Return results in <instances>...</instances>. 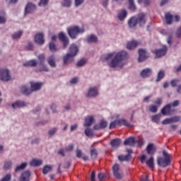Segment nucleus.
I'll list each match as a JSON object with an SVG mask.
<instances>
[{"label": "nucleus", "mask_w": 181, "mask_h": 181, "mask_svg": "<svg viewBox=\"0 0 181 181\" xmlns=\"http://www.w3.org/2000/svg\"><path fill=\"white\" fill-rule=\"evenodd\" d=\"M128 54L125 51L119 52H110L103 55L100 58L102 62H107L108 66L112 69L123 67Z\"/></svg>", "instance_id": "nucleus-1"}, {"label": "nucleus", "mask_w": 181, "mask_h": 181, "mask_svg": "<svg viewBox=\"0 0 181 181\" xmlns=\"http://www.w3.org/2000/svg\"><path fill=\"white\" fill-rule=\"evenodd\" d=\"M43 86V83L42 82H30V88L29 86L24 85L21 88V91L24 94V95H29V94H32L33 91H39L40 88Z\"/></svg>", "instance_id": "nucleus-2"}, {"label": "nucleus", "mask_w": 181, "mask_h": 181, "mask_svg": "<svg viewBox=\"0 0 181 181\" xmlns=\"http://www.w3.org/2000/svg\"><path fill=\"white\" fill-rule=\"evenodd\" d=\"M146 22V19L145 18V15L144 13H140L137 17H132L129 21L128 25L129 28L134 29V28L136 27V25H139V26H144Z\"/></svg>", "instance_id": "nucleus-3"}, {"label": "nucleus", "mask_w": 181, "mask_h": 181, "mask_svg": "<svg viewBox=\"0 0 181 181\" xmlns=\"http://www.w3.org/2000/svg\"><path fill=\"white\" fill-rule=\"evenodd\" d=\"M163 157H158L157 159V163L158 166L161 168H166L170 165L172 160V156L166 151H163Z\"/></svg>", "instance_id": "nucleus-4"}, {"label": "nucleus", "mask_w": 181, "mask_h": 181, "mask_svg": "<svg viewBox=\"0 0 181 181\" xmlns=\"http://www.w3.org/2000/svg\"><path fill=\"white\" fill-rule=\"evenodd\" d=\"M84 28H78V26L71 27L68 29V34L71 39H76L78 33H84Z\"/></svg>", "instance_id": "nucleus-5"}, {"label": "nucleus", "mask_w": 181, "mask_h": 181, "mask_svg": "<svg viewBox=\"0 0 181 181\" xmlns=\"http://www.w3.org/2000/svg\"><path fill=\"white\" fill-rule=\"evenodd\" d=\"M12 78L11 73L8 69H0V80L1 81H10Z\"/></svg>", "instance_id": "nucleus-6"}, {"label": "nucleus", "mask_w": 181, "mask_h": 181, "mask_svg": "<svg viewBox=\"0 0 181 181\" xmlns=\"http://www.w3.org/2000/svg\"><path fill=\"white\" fill-rule=\"evenodd\" d=\"M113 175L116 179H122V170L119 165L115 164L112 167Z\"/></svg>", "instance_id": "nucleus-7"}, {"label": "nucleus", "mask_w": 181, "mask_h": 181, "mask_svg": "<svg viewBox=\"0 0 181 181\" xmlns=\"http://www.w3.org/2000/svg\"><path fill=\"white\" fill-rule=\"evenodd\" d=\"M160 33L164 36H168L167 42L170 45H172V40H173V32L170 30H161Z\"/></svg>", "instance_id": "nucleus-8"}, {"label": "nucleus", "mask_w": 181, "mask_h": 181, "mask_svg": "<svg viewBox=\"0 0 181 181\" xmlns=\"http://www.w3.org/2000/svg\"><path fill=\"white\" fill-rule=\"evenodd\" d=\"M59 40H62L64 46V49H66L69 46V38L66 36L64 33H60L58 36Z\"/></svg>", "instance_id": "nucleus-9"}, {"label": "nucleus", "mask_w": 181, "mask_h": 181, "mask_svg": "<svg viewBox=\"0 0 181 181\" xmlns=\"http://www.w3.org/2000/svg\"><path fill=\"white\" fill-rule=\"evenodd\" d=\"M86 95V97H95L98 95V88L96 86L90 88Z\"/></svg>", "instance_id": "nucleus-10"}, {"label": "nucleus", "mask_w": 181, "mask_h": 181, "mask_svg": "<svg viewBox=\"0 0 181 181\" xmlns=\"http://www.w3.org/2000/svg\"><path fill=\"white\" fill-rule=\"evenodd\" d=\"M11 107L14 110H17V108H23V107H26V103L23 100H17L12 103Z\"/></svg>", "instance_id": "nucleus-11"}, {"label": "nucleus", "mask_w": 181, "mask_h": 181, "mask_svg": "<svg viewBox=\"0 0 181 181\" xmlns=\"http://www.w3.org/2000/svg\"><path fill=\"white\" fill-rule=\"evenodd\" d=\"M35 42L37 45H43L45 43V35L43 33H37L35 36Z\"/></svg>", "instance_id": "nucleus-12"}, {"label": "nucleus", "mask_w": 181, "mask_h": 181, "mask_svg": "<svg viewBox=\"0 0 181 181\" xmlns=\"http://www.w3.org/2000/svg\"><path fill=\"white\" fill-rule=\"evenodd\" d=\"M107 125H108V122L102 119L98 124H95L93 127V129H95L96 131H98L99 129H104V128H107Z\"/></svg>", "instance_id": "nucleus-13"}, {"label": "nucleus", "mask_w": 181, "mask_h": 181, "mask_svg": "<svg viewBox=\"0 0 181 181\" xmlns=\"http://www.w3.org/2000/svg\"><path fill=\"white\" fill-rule=\"evenodd\" d=\"M167 52L168 47H166V45H164L163 49H156V57H163V56H165Z\"/></svg>", "instance_id": "nucleus-14"}, {"label": "nucleus", "mask_w": 181, "mask_h": 181, "mask_svg": "<svg viewBox=\"0 0 181 181\" xmlns=\"http://www.w3.org/2000/svg\"><path fill=\"white\" fill-rule=\"evenodd\" d=\"M77 53H78V47L76 45V44H71L69 47V54H71V56H77Z\"/></svg>", "instance_id": "nucleus-15"}, {"label": "nucleus", "mask_w": 181, "mask_h": 181, "mask_svg": "<svg viewBox=\"0 0 181 181\" xmlns=\"http://www.w3.org/2000/svg\"><path fill=\"white\" fill-rule=\"evenodd\" d=\"M74 56H71V54H66L64 57V66H67V64H69V63H71L73 60H74Z\"/></svg>", "instance_id": "nucleus-16"}, {"label": "nucleus", "mask_w": 181, "mask_h": 181, "mask_svg": "<svg viewBox=\"0 0 181 181\" xmlns=\"http://www.w3.org/2000/svg\"><path fill=\"white\" fill-rule=\"evenodd\" d=\"M139 63L144 62V60H146L148 58V56L146 55V49H139Z\"/></svg>", "instance_id": "nucleus-17"}, {"label": "nucleus", "mask_w": 181, "mask_h": 181, "mask_svg": "<svg viewBox=\"0 0 181 181\" xmlns=\"http://www.w3.org/2000/svg\"><path fill=\"white\" fill-rule=\"evenodd\" d=\"M156 151V147H155V144L153 143H150L148 144L146 147V151L148 155H153Z\"/></svg>", "instance_id": "nucleus-18"}, {"label": "nucleus", "mask_w": 181, "mask_h": 181, "mask_svg": "<svg viewBox=\"0 0 181 181\" xmlns=\"http://www.w3.org/2000/svg\"><path fill=\"white\" fill-rule=\"evenodd\" d=\"M30 171L23 172L20 177V181H30Z\"/></svg>", "instance_id": "nucleus-19"}, {"label": "nucleus", "mask_w": 181, "mask_h": 181, "mask_svg": "<svg viewBox=\"0 0 181 181\" xmlns=\"http://www.w3.org/2000/svg\"><path fill=\"white\" fill-rule=\"evenodd\" d=\"M138 45H139V42H138L137 41H130L127 44V49H128L129 50H134V49L138 47Z\"/></svg>", "instance_id": "nucleus-20"}, {"label": "nucleus", "mask_w": 181, "mask_h": 181, "mask_svg": "<svg viewBox=\"0 0 181 181\" xmlns=\"http://www.w3.org/2000/svg\"><path fill=\"white\" fill-rule=\"evenodd\" d=\"M127 15H128V12L127 11V10L122 9L120 11H119L117 18L119 21H122L125 19V18H127Z\"/></svg>", "instance_id": "nucleus-21"}, {"label": "nucleus", "mask_w": 181, "mask_h": 181, "mask_svg": "<svg viewBox=\"0 0 181 181\" xmlns=\"http://www.w3.org/2000/svg\"><path fill=\"white\" fill-rule=\"evenodd\" d=\"M152 75V69L149 68H146L141 71V76L144 78H146V77H149V76Z\"/></svg>", "instance_id": "nucleus-22"}, {"label": "nucleus", "mask_w": 181, "mask_h": 181, "mask_svg": "<svg viewBox=\"0 0 181 181\" xmlns=\"http://www.w3.org/2000/svg\"><path fill=\"white\" fill-rule=\"evenodd\" d=\"M36 9V6L32 3H28L25 7V13H32Z\"/></svg>", "instance_id": "nucleus-23"}, {"label": "nucleus", "mask_w": 181, "mask_h": 181, "mask_svg": "<svg viewBox=\"0 0 181 181\" xmlns=\"http://www.w3.org/2000/svg\"><path fill=\"white\" fill-rule=\"evenodd\" d=\"M24 67H36L37 66V61L32 59L23 64Z\"/></svg>", "instance_id": "nucleus-24"}, {"label": "nucleus", "mask_w": 181, "mask_h": 181, "mask_svg": "<svg viewBox=\"0 0 181 181\" xmlns=\"http://www.w3.org/2000/svg\"><path fill=\"white\" fill-rule=\"evenodd\" d=\"M122 144V141L120 139H114L111 141L110 144L112 146V148H118L119 146Z\"/></svg>", "instance_id": "nucleus-25"}, {"label": "nucleus", "mask_w": 181, "mask_h": 181, "mask_svg": "<svg viewBox=\"0 0 181 181\" xmlns=\"http://www.w3.org/2000/svg\"><path fill=\"white\" fill-rule=\"evenodd\" d=\"M170 108H172L171 104H168L166 106H165L161 110V113L163 114V115H169V114H170Z\"/></svg>", "instance_id": "nucleus-26"}, {"label": "nucleus", "mask_w": 181, "mask_h": 181, "mask_svg": "<svg viewBox=\"0 0 181 181\" xmlns=\"http://www.w3.org/2000/svg\"><path fill=\"white\" fill-rule=\"evenodd\" d=\"M94 122V117L93 116H88L85 119L84 127H90Z\"/></svg>", "instance_id": "nucleus-27"}, {"label": "nucleus", "mask_w": 181, "mask_h": 181, "mask_svg": "<svg viewBox=\"0 0 181 181\" xmlns=\"http://www.w3.org/2000/svg\"><path fill=\"white\" fill-rule=\"evenodd\" d=\"M48 64L51 67H56V59H54V55H51L47 59Z\"/></svg>", "instance_id": "nucleus-28"}, {"label": "nucleus", "mask_w": 181, "mask_h": 181, "mask_svg": "<svg viewBox=\"0 0 181 181\" xmlns=\"http://www.w3.org/2000/svg\"><path fill=\"white\" fill-rule=\"evenodd\" d=\"M124 145H128L129 146H134V145H135V139L134 137H129L124 142Z\"/></svg>", "instance_id": "nucleus-29"}, {"label": "nucleus", "mask_w": 181, "mask_h": 181, "mask_svg": "<svg viewBox=\"0 0 181 181\" xmlns=\"http://www.w3.org/2000/svg\"><path fill=\"white\" fill-rule=\"evenodd\" d=\"M43 163V160H37V159H33L30 162V166H40Z\"/></svg>", "instance_id": "nucleus-30"}, {"label": "nucleus", "mask_w": 181, "mask_h": 181, "mask_svg": "<svg viewBox=\"0 0 181 181\" xmlns=\"http://www.w3.org/2000/svg\"><path fill=\"white\" fill-rule=\"evenodd\" d=\"M165 21L168 25H172V22H173V16H172L170 13H166Z\"/></svg>", "instance_id": "nucleus-31"}, {"label": "nucleus", "mask_w": 181, "mask_h": 181, "mask_svg": "<svg viewBox=\"0 0 181 181\" xmlns=\"http://www.w3.org/2000/svg\"><path fill=\"white\" fill-rule=\"evenodd\" d=\"M122 125L124 127H132V124L128 122L125 119H119V127H122Z\"/></svg>", "instance_id": "nucleus-32"}, {"label": "nucleus", "mask_w": 181, "mask_h": 181, "mask_svg": "<svg viewBox=\"0 0 181 181\" xmlns=\"http://www.w3.org/2000/svg\"><path fill=\"white\" fill-rule=\"evenodd\" d=\"M98 38L94 35H91L87 38L88 43H95V42H98Z\"/></svg>", "instance_id": "nucleus-33"}, {"label": "nucleus", "mask_w": 181, "mask_h": 181, "mask_svg": "<svg viewBox=\"0 0 181 181\" xmlns=\"http://www.w3.org/2000/svg\"><path fill=\"white\" fill-rule=\"evenodd\" d=\"M52 169H53L52 165H45L42 170L43 175H47L49 172H52Z\"/></svg>", "instance_id": "nucleus-34"}, {"label": "nucleus", "mask_w": 181, "mask_h": 181, "mask_svg": "<svg viewBox=\"0 0 181 181\" xmlns=\"http://www.w3.org/2000/svg\"><path fill=\"white\" fill-rule=\"evenodd\" d=\"M161 117L162 115H155L151 117V120L153 122H156V124H159Z\"/></svg>", "instance_id": "nucleus-35"}, {"label": "nucleus", "mask_w": 181, "mask_h": 181, "mask_svg": "<svg viewBox=\"0 0 181 181\" xmlns=\"http://www.w3.org/2000/svg\"><path fill=\"white\" fill-rule=\"evenodd\" d=\"M129 9L131 11H136V6L135 5L134 0H129Z\"/></svg>", "instance_id": "nucleus-36"}, {"label": "nucleus", "mask_w": 181, "mask_h": 181, "mask_svg": "<svg viewBox=\"0 0 181 181\" xmlns=\"http://www.w3.org/2000/svg\"><path fill=\"white\" fill-rule=\"evenodd\" d=\"M26 166H28V163H23L21 165H18L16 168L15 172H19V170H23V169H25Z\"/></svg>", "instance_id": "nucleus-37"}, {"label": "nucleus", "mask_w": 181, "mask_h": 181, "mask_svg": "<svg viewBox=\"0 0 181 181\" xmlns=\"http://www.w3.org/2000/svg\"><path fill=\"white\" fill-rule=\"evenodd\" d=\"M130 158H131V155H129V154H127L126 156H118V159L121 162H122L124 160H129Z\"/></svg>", "instance_id": "nucleus-38"}, {"label": "nucleus", "mask_w": 181, "mask_h": 181, "mask_svg": "<svg viewBox=\"0 0 181 181\" xmlns=\"http://www.w3.org/2000/svg\"><path fill=\"white\" fill-rule=\"evenodd\" d=\"M37 59L40 62V64H43V63H45V60H46V56L45 54H40L37 56Z\"/></svg>", "instance_id": "nucleus-39"}, {"label": "nucleus", "mask_w": 181, "mask_h": 181, "mask_svg": "<svg viewBox=\"0 0 181 181\" xmlns=\"http://www.w3.org/2000/svg\"><path fill=\"white\" fill-rule=\"evenodd\" d=\"M23 31L20 30L17 33H14L12 35L13 39H21V36H22Z\"/></svg>", "instance_id": "nucleus-40"}, {"label": "nucleus", "mask_w": 181, "mask_h": 181, "mask_svg": "<svg viewBox=\"0 0 181 181\" xmlns=\"http://www.w3.org/2000/svg\"><path fill=\"white\" fill-rule=\"evenodd\" d=\"M117 125H118L119 127V119H116L113 122H112L110 124V129H112L114 128H115V127H117Z\"/></svg>", "instance_id": "nucleus-41"}, {"label": "nucleus", "mask_w": 181, "mask_h": 181, "mask_svg": "<svg viewBox=\"0 0 181 181\" xmlns=\"http://www.w3.org/2000/svg\"><path fill=\"white\" fill-rule=\"evenodd\" d=\"M40 71H49V67H47V65H45V63L40 64Z\"/></svg>", "instance_id": "nucleus-42"}, {"label": "nucleus", "mask_w": 181, "mask_h": 181, "mask_svg": "<svg viewBox=\"0 0 181 181\" xmlns=\"http://www.w3.org/2000/svg\"><path fill=\"white\" fill-rule=\"evenodd\" d=\"M146 165H147V166H148V168H151V169L153 168L154 163H153V156H151L150 158V159L146 162Z\"/></svg>", "instance_id": "nucleus-43"}, {"label": "nucleus", "mask_w": 181, "mask_h": 181, "mask_svg": "<svg viewBox=\"0 0 181 181\" xmlns=\"http://www.w3.org/2000/svg\"><path fill=\"white\" fill-rule=\"evenodd\" d=\"M49 49L52 52H57V48L56 47V44H54V42H51L49 43Z\"/></svg>", "instance_id": "nucleus-44"}, {"label": "nucleus", "mask_w": 181, "mask_h": 181, "mask_svg": "<svg viewBox=\"0 0 181 181\" xmlns=\"http://www.w3.org/2000/svg\"><path fill=\"white\" fill-rule=\"evenodd\" d=\"M62 6L66 8H70L71 6V0H64L62 3Z\"/></svg>", "instance_id": "nucleus-45"}, {"label": "nucleus", "mask_w": 181, "mask_h": 181, "mask_svg": "<svg viewBox=\"0 0 181 181\" xmlns=\"http://www.w3.org/2000/svg\"><path fill=\"white\" fill-rule=\"evenodd\" d=\"M164 77H165V71H160L158 74V78L156 81H160V80H162V78H163Z\"/></svg>", "instance_id": "nucleus-46"}, {"label": "nucleus", "mask_w": 181, "mask_h": 181, "mask_svg": "<svg viewBox=\"0 0 181 181\" xmlns=\"http://www.w3.org/2000/svg\"><path fill=\"white\" fill-rule=\"evenodd\" d=\"M142 2L145 6H149L151 5V0H138V4H141Z\"/></svg>", "instance_id": "nucleus-47"}, {"label": "nucleus", "mask_w": 181, "mask_h": 181, "mask_svg": "<svg viewBox=\"0 0 181 181\" xmlns=\"http://www.w3.org/2000/svg\"><path fill=\"white\" fill-rule=\"evenodd\" d=\"M11 179H12V175L11 174H6L4 176L3 178L0 181H10Z\"/></svg>", "instance_id": "nucleus-48"}, {"label": "nucleus", "mask_w": 181, "mask_h": 181, "mask_svg": "<svg viewBox=\"0 0 181 181\" xmlns=\"http://www.w3.org/2000/svg\"><path fill=\"white\" fill-rule=\"evenodd\" d=\"M12 167V161H7L5 163L4 168L5 170H8V169H11Z\"/></svg>", "instance_id": "nucleus-49"}, {"label": "nucleus", "mask_w": 181, "mask_h": 181, "mask_svg": "<svg viewBox=\"0 0 181 181\" xmlns=\"http://www.w3.org/2000/svg\"><path fill=\"white\" fill-rule=\"evenodd\" d=\"M97 156H98L97 150L92 149L90 151V156H91L92 159H96L97 158Z\"/></svg>", "instance_id": "nucleus-50"}, {"label": "nucleus", "mask_w": 181, "mask_h": 181, "mask_svg": "<svg viewBox=\"0 0 181 181\" xmlns=\"http://www.w3.org/2000/svg\"><path fill=\"white\" fill-rule=\"evenodd\" d=\"M85 134H86V136H93V129H86V130H85Z\"/></svg>", "instance_id": "nucleus-51"}, {"label": "nucleus", "mask_w": 181, "mask_h": 181, "mask_svg": "<svg viewBox=\"0 0 181 181\" xmlns=\"http://www.w3.org/2000/svg\"><path fill=\"white\" fill-rule=\"evenodd\" d=\"M76 158H82L83 156V155H84L83 153V151H81V150H80L78 148H77L76 150Z\"/></svg>", "instance_id": "nucleus-52"}, {"label": "nucleus", "mask_w": 181, "mask_h": 181, "mask_svg": "<svg viewBox=\"0 0 181 181\" xmlns=\"http://www.w3.org/2000/svg\"><path fill=\"white\" fill-rule=\"evenodd\" d=\"M87 63V61L84 59H81L77 62V66L78 67H82V66H84Z\"/></svg>", "instance_id": "nucleus-53"}, {"label": "nucleus", "mask_w": 181, "mask_h": 181, "mask_svg": "<svg viewBox=\"0 0 181 181\" xmlns=\"http://www.w3.org/2000/svg\"><path fill=\"white\" fill-rule=\"evenodd\" d=\"M163 125H168V124H173L172 117L167 118L162 122Z\"/></svg>", "instance_id": "nucleus-54"}, {"label": "nucleus", "mask_w": 181, "mask_h": 181, "mask_svg": "<svg viewBox=\"0 0 181 181\" xmlns=\"http://www.w3.org/2000/svg\"><path fill=\"white\" fill-rule=\"evenodd\" d=\"M73 149H74V144H69L66 147L65 151L66 152H71Z\"/></svg>", "instance_id": "nucleus-55"}, {"label": "nucleus", "mask_w": 181, "mask_h": 181, "mask_svg": "<svg viewBox=\"0 0 181 181\" xmlns=\"http://www.w3.org/2000/svg\"><path fill=\"white\" fill-rule=\"evenodd\" d=\"M49 4V0H40L39 6H46Z\"/></svg>", "instance_id": "nucleus-56"}, {"label": "nucleus", "mask_w": 181, "mask_h": 181, "mask_svg": "<svg viewBox=\"0 0 181 181\" xmlns=\"http://www.w3.org/2000/svg\"><path fill=\"white\" fill-rule=\"evenodd\" d=\"M149 111H151V112H157L158 107L156 105H151L149 107Z\"/></svg>", "instance_id": "nucleus-57"}, {"label": "nucleus", "mask_w": 181, "mask_h": 181, "mask_svg": "<svg viewBox=\"0 0 181 181\" xmlns=\"http://www.w3.org/2000/svg\"><path fill=\"white\" fill-rule=\"evenodd\" d=\"M171 121L172 122H179V121H180V117L179 116H175L171 117Z\"/></svg>", "instance_id": "nucleus-58"}, {"label": "nucleus", "mask_w": 181, "mask_h": 181, "mask_svg": "<svg viewBox=\"0 0 181 181\" xmlns=\"http://www.w3.org/2000/svg\"><path fill=\"white\" fill-rule=\"evenodd\" d=\"M34 49H35V47L33 46V44H32V42H29L26 46L27 50H33Z\"/></svg>", "instance_id": "nucleus-59"}, {"label": "nucleus", "mask_w": 181, "mask_h": 181, "mask_svg": "<svg viewBox=\"0 0 181 181\" xmlns=\"http://www.w3.org/2000/svg\"><path fill=\"white\" fill-rule=\"evenodd\" d=\"M137 144L139 146H144V145H145V140H144V139H139L137 141Z\"/></svg>", "instance_id": "nucleus-60"}, {"label": "nucleus", "mask_w": 181, "mask_h": 181, "mask_svg": "<svg viewBox=\"0 0 181 181\" xmlns=\"http://www.w3.org/2000/svg\"><path fill=\"white\" fill-rule=\"evenodd\" d=\"M176 36L181 39V25L177 29Z\"/></svg>", "instance_id": "nucleus-61"}, {"label": "nucleus", "mask_w": 181, "mask_h": 181, "mask_svg": "<svg viewBox=\"0 0 181 181\" xmlns=\"http://www.w3.org/2000/svg\"><path fill=\"white\" fill-rule=\"evenodd\" d=\"M179 83V80L177 79H173L171 81V86L172 87H176L177 86V83Z\"/></svg>", "instance_id": "nucleus-62"}, {"label": "nucleus", "mask_w": 181, "mask_h": 181, "mask_svg": "<svg viewBox=\"0 0 181 181\" xmlns=\"http://www.w3.org/2000/svg\"><path fill=\"white\" fill-rule=\"evenodd\" d=\"M82 4H84V0H75L76 6H80Z\"/></svg>", "instance_id": "nucleus-63"}, {"label": "nucleus", "mask_w": 181, "mask_h": 181, "mask_svg": "<svg viewBox=\"0 0 181 181\" xmlns=\"http://www.w3.org/2000/svg\"><path fill=\"white\" fill-rule=\"evenodd\" d=\"M105 177V175H104V173H99L98 175V178L100 181H103Z\"/></svg>", "instance_id": "nucleus-64"}]
</instances>
